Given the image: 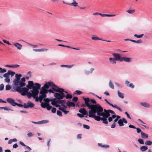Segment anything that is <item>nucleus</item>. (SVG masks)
Masks as SVG:
<instances>
[{"label":"nucleus","mask_w":152,"mask_h":152,"mask_svg":"<svg viewBox=\"0 0 152 152\" xmlns=\"http://www.w3.org/2000/svg\"><path fill=\"white\" fill-rule=\"evenodd\" d=\"M99 112H101V108H98L97 109L90 110L89 111L88 116L89 117L93 118L95 120H97L99 115L101 114Z\"/></svg>","instance_id":"f257e3e1"},{"label":"nucleus","mask_w":152,"mask_h":152,"mask_svg":"<svg viewBox=\"0 0 152 152\" xmlns=\"http://www.w3.org/2000/svg\"><path fill=\"white\" fill-rule=\"evenodd\" d=\"M26 85L25 82H20L19 85L15 87L14 86L13 89H12L11 91L13 92L17 91L20 93H22L23 91H25L27 90V89L26 87H23L25 86Z\"/></svg>","instance_id":"f03ea898"},{"label":"nucleus","mask_w":152,"mask_h":152,"mask_svg":"<svg viewBox=\"0 0 152 152\" xmlns=\"http://www.w3.org/2000/svg\"><path fill=\"white\" fill-rule=\"evenodd\" d=\"M99 104H87L86 106L90 110H94V109H97L98 108H100L99 106Z\"/></svg>","instance_id":"7ed1b4c3"},{"label":"nucleus","mask_w":152,"mask_h":152,"mask_svg":"<svg viewBox=\"0 0 152 152\" xmlns=\"http://www.w3.org/2000/svg\"><path fill=\"white\" fill-rule=\"evenodd\" d=\"M29 90L27 89V91H23L22 93H20L21 95L23 96H25L26 95L28 98H30L32 96V94L30 92H28Z\"/></svg>","instance_id":"20e7f679"},{"label":"nucleus","mask_w":152,"mask_h":152,"mask_svg":"<svg viewBox=\"0 0 152 152\" xmlns=\"http://www.w3.org/2000/svg\"><path fill=\"white\" fill-rule=\"evenodd\" d=\"M112 55L114 56V58L115 59L116 61L122 62V57H121L120 54L113 53Z\"/></svg>","instance_id":"39448f33"},{"label":"nucleus","mask_w":152,"mask_h":152,"mask_svg":"<svg viewBox=\"0 0 152 152\" xmlns=\"http://www.w3.org/2000/svg\"><path fill=\"white\" fill-rule=\"evenodd\" d=\"M34 106V103L31 102L30 101H28L27 104L24 103V108L27 109L29 108H33Z\"/></svg>","instance_id":"423d86ee"},{"label":"nucleus","mask_w":152,"mask_h":152,"mask_svg":"<svg viewBox=\"0 0 152 152\" xmlns=\"http://www.w3.org/2000/svg\"><path fill=\"white\" fill-rule=\"evenodd\" d=\"M7 101L11 104L13 106H15L17 105V103L15 102V100L12 98H8L7 99Z\"/></svg>","instance_id":"0eeeda50"},{"label":"nucleus","mask_w":152,"mask_h":152,"mask_svg":"<svg viewBox=\"0 0 152 152\" xmlns=\"http://www.w3.org/2000/svg\"><path fill=\"white\" fill-rule=\"evenodd\" d=\"M104 100L106 102V103L108 104L110 106H111L112 107H113L115 108H116L117 109H118L119 111H120L121 112L122 111V109L119 107L118 106L116 105H113V104L110 103L107 100L105 99H104Z\"/></svg>","instance_id":"6e6552de"},{"label":"nucleus","mask_w":152,"mask_h":152,"mask_svg":"<svg viewBox=\"0 0 152 152\" xmlns=\"http://www.w3.org/2000/svg\"><path fill=\"white\" fill-rule=\"evenodd\" d=\"M51 83L52 82H46L41 89L43 90L45 89H48L51 86Z\"/></svg>","instance_id":"1a4fd4ad"},{"label":"nucleus","mask_w":152,"mask_h":152,"mask_svg":"<svg viewBox=\"0 0 152 152\" xmlns=\"http://www.w3.org/2000/svg\"><path fill=\"white\" fill-rule=\"evenodd\" d=\"M40 85V84L37 83H35V85H26V88L29 90V89H31L32 88H39L38 85Z\"/></svg>","instance_id":"9d476101"},{"label":"nucleus","mask_w":152,"mask_h":152,"mask_svg":"<svg viewBox=\"0 0 152 152\" xmlns=\"http://www.w3.org/2000/svg\"><path fill=\"white\" fill-rule=\"evenodd\" d=\"M51 84V87H52V89L53 91L55 92H57V90L58 89V88L59 87H58L53 82H52Z\"/></svg>","instance_id":"9b49d317"},{"label":"nucleus","mask_w":152,"mask_h":152,"mask_svg":"<svg viewBox=\"0 0 152 152\" xmlns=\"http://www.w3.org/2000/svg\"><path fill=\"white\" fill-rule=\"evenodd\" d=\"M43 90H42L41 89H40V91L39 93V98H43V99H44L46 97L47 95L43 92Z\"/></svg>","instance_id":"f8f14e48"},{"label":"nucleus","mask_w":152,"mask_h":152,"mask_svg":"<svg viewBox=\"0 0 152 152\" xmlns=\"http://www.w3.org/2000/svg\"><path fill=\"white\" fill-rule=\"evenodd\" d=\"M103 121V123L105 124H108V122L107 121V119H104L103 118H102L101 117L99 116L97 121Z\"/></svg>","instance_id":"ddd939ff"},{"label":"nucleus","mask_w":152,"mask_h":152,"mask_svg":"<svg viewBox=\"0 0 152 152\" xmlns=\"http://www.w3.org/2000/svg\"><path fill=\"white\" fill-rule=\"evenodd\" d=\"M129 82L128 80H126L125 81V84L127 86H128L132 88H134V86L132 83L129 84Z\"/></svg>","instance_id":"4468645a"},{"label":"nucleus","mask_w":152,"mask_h":152,"mask_svg":"<svg viewBox=\"0 0 152 152\" xmlns=\"http://www.w3.org/2000/svg\"><path fill=\"white\" fill-rule=\"evenodd\" d=\"M132 58L129 57H122V61H124L126 62H130L132 61Z\"/></svg>","instance_id":"2eb2a0df"},{"label":"nucleus","mask_w":152,"mask_h":152,"mask_svg":"<svg viewBox=\"0 0 152 152\" xmlns=\"http://www.w3.org/2000/svg\"><path fill=\"white\" fill-rule=\"evenodd\" d=\"M66 105L69 107H75V103L72 102H70L69 101H68L66 103Z\"/></svg>","instance_id":"dca6fc26"},{"label":"nucleus","mask_w":152,"mask_h":152,"mask_svg":"<svg viewBox=\"0 0 152 152\" xmlns=\"http://www.w3.org/2000/svg\"><path fill=\"white\" fill-rule=\"evenodd\" d=\"M94 69L93 68H91L90 71H88L87 70H85V74L87 75H89L90 74H92L94 70Z\"/></svg>","instance_id":"f3484780"},{"label":"nucleus","mask_w":152,"mask_h":152,"mask_svg":"<svg viewBox=\"0 0 152 152\" xmlns=\"http://www.w3.org/2000/svg\"><path fill=\"white\" fill-rule=\"evenodd\" d=\"M38 86L39 87V88H36V89L34 91V93L33 94H34L35 95H36V96H38V94L39 93V89H40V87H41V85H39V86L38 85Z\"/></svg>","instance_id":"a211bd4d"},{"label":"nucleus","mask_w":152,"mask_h":152,"mask_svg":"<svg viewBox=\"0 0 152 152\" xmlns=\"http://www.w3.org/2000/svg\"><path fill=\"white\" fill-rule=\"evenodd\" d=\"M54 96L56 98V99L57 100L61 99V98H60L61 96L60 93L56 92L54 94Z\"/></svg>","instance_id":"6ab92c4d"},{"label":"nucleus","mask_w":152,"mask_h":152,"mask_svg":"<svg viewBox=\"0 0 152 152\" xmlns=\"http://www.w3.org/2000/svg\"><path fill=\"white\" fill-rule=\"evenodd\" d=\"M14 45L15 47H17V49H18V50H20L22 48V45L18 43L15 42L14 44Z\"/></svg>","instance_id":"aec40b11"},{"label":"nucleus","mask_w":152,"mask_h":152,"mask_svg":"<svg viewBox=\"0 0 152 152\" xmlns=\"http://www.w3.org/2000/svg\"><path fill=\"white\" fill-rule=\"evenodd\" d=\"M20 82V80L16 78H15L13 81V84L15 85V87L19 85Z\"/></svg>","instance_id":"412c9836"},{"label":"nucleus","mask_w":152,"mask_h":152,"mask_svg":"<svg viewBox=\"0 0 152 152\" xmlns=\"http://www.w3.org/2000/svg\"><path fill=\"white\" fill-rule=\"evenodd\" d=\"M83 98L85 104L86 105L87 104H89V102H90V99L89 98H85L84 97H83Z\"/></svg>","instance_id":"4be33fe9"},{"label":"nucleus","mask_w":152,"mask_h":152,"mask_svg":"<svg viewBox=\"0 0 152 152\" xmlns=\"http://www.w3.org/2000/svg\"><path fill=\"white\" fill-rule=\"evenodd\" d=\"M109 60L110 63L112 64H115L116 63V60L113 58H110Z\"/></svg>","instance_id":"5701e85b"},{"label":"nucleus","mask_w":152,"mask_h":152,"mask_svg":"<svg viewBox=\"0 0 152 152\" xmlns=\"http://www.w3.org/2000/svg\"><path fill=\"white\" fill-rule=\"evenodd\" d=\"M140 104L142 106L145 107L149 108L150 107V104L145 102H141Z\"/></svg>","instance_id":"b1692460"},{"label":"nucleus","mask_w":152,"mask_h":152,"mask_svg":"<svg viewBox=\"0 0 152 152\" xmlns=\"http://www.w3.org/2000/svg\"><path fill=\"white\" fill-rule=\"evenodd\" d=\"M141 137L143 139L147 138L148 137V134L143 132H141Z\"/></svg>","instance_id":"393cba45"},{"label":"nucleus","mask_w":152,"mask_h":152,"mask_svg":"<svg viewBox=\"0 0 152 152\" xmlns=\"http://www.w3.org/2000/svg\"><path fill=\"white\" fill-rule=\"evenodd\" d=\"M99 106L100 107L101 110V112H100V113L102 114H104L105 113L107 112H108V110H109V109L107 110L105 109H104V110H103V108L102 106H101V105L100 104H99Z\"/></svg>","instance_id":"a878e982"},{"label":"nucleus","mask_w":152,"mask_h":152,"mask_svg":"<svg viewBox=\"0 0 152 152\" xmlns=\"http://www.w3.org/2000/svg\"><path fill=\"white\" fill-rule=\"evenodd\" d=\"M56 103L59 104H64L65 103V101L63 100L58 99L56 101Z\"/></svg>","instance_id":"bb28decb"},{"label":"nucleus","mask_w":152,"mask_h":152,"mask_svg":"<svg viewBox=\"0 0 152 152\" xmlns=\"http://www.w3.org/2000/svg\"><path fill=\"white\" fill-rule=\"evenodd\" d=\"M148 149V147L146 146H142L140 148V150L142 151H145L147 150Z\"/></svg>","instance_id":"cd10ccee"},{"label":"nucleus","mask_w":152,"mask_h":152,"mask_svg":"<svg viewBox=\"0 0 152 152\" xmlns=\"http://www.w3.org/2000/svg\"><path fill=\"white\" fill-rule=\"evenodd\" d=\"M118 96L122 99L124 97V94L121 93L119 90L118 91Z\"/></svg>","instance_id":"c85d7f7f"},{"label":"nucleus","mask_w":152,"mask_h":152,"mask_svg":"<svg viewBox=\"0 0 152 152\" xmlns=\"http://www.w3.org/2000/svg\"><path fill=\"white\" fill-rule=\"evenodd\" d=\"M92 39L94 40H103L102 39L100 38L99 37H97L96 36H94L93 37H92L91 38Z\"/></svg>","instance_id":"c756f323"},{"label":"nucleus","mask_w":152,"mask_h":152,"mask_svg":"<svg viewBox=\"0 0 152 152\" xmlns=\"http://www.w3.org/2000/svg\"><path fill=\"white\" fill-rule=\"evenodd\" d=\"M61 67H67L68 68H72L73 66V65H61Z\"/></svg>","instance_id":"7c9ffc66"},{"label":"nucleus","mask_w":152,"mask_h":152,"mask_svg":"<svg viewBox=\"0 0 152 152\" xmlns=\"http://www.w3.org/2000/svg\"><path fill=\"white\" fill-rule=\"evenodd\" d=\"M117 123L118 124L119 126H123L124 125V124L121 119H119Z\"/></svg>","instance_id":"2f4dec72"},{"label":"nucleus","mask_w":152,"mask_h":152,"mask_svg":"<svg viewBox=\"0 0 152 152\" xmlns=\"http://www.w3.org/2000/svg\"><path fill=\"white\" fill-rule=\"evenodd\" d=\"M130 41L134 43H142V41L141 40V39H140L139 40H138L137 41L135 40H134L132 39L131 40H130Z\"/></svg>","instance_id":"473e14b6"},{"label":"nucleus","mask_w":152,"mask_h":152,"mask_svg":"<svg viewBox=\"0 0 152 152\" xmlns=\"http://www.w3.org/2000/svg\"><path fill=\"white\" fill-rule=\"evenodd\" d=\"M64 92V89L59 87V88H58V89L57 90V92L60 94L62 92Z\"/></svg>","instance_id":"72a5a7b5"},{"label":"nucleus","mask_w":152,"mask_h":152,"mask_svg":"<svg viewBox=\"0 0 152 152\" xmlns=\"http://www.w3.org/2000/svg\"><path fill=\"white\" fill-rule=\"evenodd\" d=\"M100 112V113L101 114V115H99V117L102 116V117H101L102 118H103L104 119H107L109 117L108 116H107L106 115H105L104 114H102L100 113L101 112Z\"/></svg>","instance_id":"f704fd0d"},{"label":"nucleus","mask_w":152,"mask_h":152,"mask_svg":"<svg viewBox=\"0 0 152 152\" xmlns=\"http://www.w3.org/2000/svg\"><path fill=\"white\" fill-rule=\"evenodd\" d=\"M102 17H114L115 16V15H110V14H102Z\"/></svg>","instance_id":"c9c22d12"},{"label":"nucleus","mask_w":152,"mask_h":152,"mask_svg":"<svg viewBox=\"0 0 152 152\" xmlns=\"http://www.w3.org/2000/svg\"><path fill=\"white\" fill-rule=\"evenodd\" d=\"M145 144L147 145H151L152 144V141L147 140L145 142Z\"/></svg>","instance_id":"e433bc0d"},{"label":"nucleus","mask_w":152,"mask_h":152,"mask_svg":"<svg viewBox=\"0 0 152 152\" xmlns=\"http://www.w3.org/2000/svg\"><path fill=\"white\" fill-rule=\"evenodd\" d=\"M22 76V75L21 74H15V78L18 79L19 80H20V77Z\"/></svg>","instance_id":"4c0bfd02"},{"label":"nucleus","mask_w":152,"mask_h":152,"mask_svg":"<svg viewBox=\"0 0 152 152\" xmlns=\"http://www.w3.org/2000/svg\"><path fill=\"white\" fill-rule=\"evenodd\" d=\"M109 86L112 89H114V86L113 83L111 82L110 80L109 83Z\"/></svg>","instance_id":"58836bf2"},{"label":"nucleus","mask_w":152,"mask_h":152,"mask_svg":"<svg viewBox=\"0 0 152 152\" xmlns=\"http://www.w3.org/2000/svg\"><path fill=\"white\" fill-rule=\"evenodd\" d=\"M78 4L76 2L75 0H73V2L71 3V6H73L75 7H76L77 6Z\"/></svg>","instance_id":"ea45409f"},{"label":"nucleus","mask_w":152,"mask_h":152,"mask_svg":"<svg viewBox=\"0 0 152 152\" xmlns=\"http://www.w3.org/2000/svg\"><path fill=\"white\" fill-rule=\"evenodd\" d=\"M8 72H9V75H11V77H12L15 74V72H14L13 71H12L11 70H8Z\"/></svg>","instance_id":"a19ab883"},{"label":"nucleus","mask_w":152,"mask_h":152,"mask_svg":"<svg viewBox=\"0 0 152 152\" xmlns=\"http://www.w3.org/2000/svg\"><path fill=\"white\" fill-rule=\"evenodd\" d=\"M126 11L129 14H132L134 12L135 10H128Z\"/></svg>","instance_id":"79ce46f5"},{"label":"nucleus","mask_w":152,"mask_h":152,"mask_svg":"<svg viewBox=\"0 0 152 152\" xmlns=\"http://www.w3.org/2000/svg\"><path fill=\"white\" fill-rule=\"evenodd\" d=\"M138 141L139 142V143L143 145L144 144V141L141 138H139L138 139Z\"/></svg>","instance_id":"37998d69"},{"label":"nucleus","mask_w":152,"mask_h":152,"mask_svg":"<svg viewBox=\"0 0 152 152\" xmlns=\"http://www.w3.org/2000/svg\"><path fill=\"white\" fill-rule=\"evenodd\" d=\"M144 35L143 34H142L140 35H138L137 34H135L134 35V36L135 37H137V38H142Z\"/></svg>","instance_id":"c03bdc74"},{"label":"nucleus","mask_w":152,"mask_h":152,"mask_svg":"<svg viewBox=\"0 0 152 152\" xmlns=\"http://www.w3.org/2000/svg\"><path fill=\"white\" fill-rule=\"evenodd\" d=\"M72 95L69 94H67L66 96V99H71L72 98Z\"/></svg>","instance_id":"a18cd8bd"},{"label":"nucleus","mask_w":152,"mask_h":152,"mask_svg":"<svg viewBox=\"0 0 152 152\" xmlns=\"http://www.w3.org/2000/svg\"><path fill=\"white\" fill-rule=\"evenodd\" d=\"M49 121L48 120H43L41 121H39L40 124H43L48 122Z\"/></svg>","instance_id":"49530a36"},{"label":"nucleus","mask_w":152,"mask_h":152,"mask_svg":"<svg viewBox=\"0 0 152 152\" xmlns=\"http://www.w3.org/2000/svg\"><path fill=\"white\" fill-rule=\"evenodd\" d=\"M74 94L78 95H80L83 94V92L79 90H76L75 91Z\"/></svg>","instance_id":"de8ad7c7"},{"label":"nucleus","mask_w":152,"mask_h":152,"mask_svg":"<svg viewBox=\"0 0 152 152\" xmlns=\"http://www.w3.org/2000/svg\"><path fill=\"white\" fill-rule=\"evenodd\" d=\"M11 87L10 85H7L6 86L5 90L7 91L11 89Z\"/></svg>","instance_id":"09e8293b"},{"label":"nucleus","mask_w":152,"mask_h":152,"mask_svg":"<svg viewBox=\"0 0 152 152\" xmlns=\"http://www.w3.org/2000/svg\"><path fill=\"white\" fill-rule=\"evenodd\" d=\"M7 70L5 69H2L1 67L0 70V73H3L6 72Z\"/></svg>","instance_id":"8fccbe9b"},{"label":"nucleus","mask_w":152,"mask_h":152,"mask_svg":"<svg viewBox=\"0 0 152 152\" xmlns=\"http://www.w3.org/2000/svg\"><path fill=\"white\" fill-rule=\"evenodd\" d=\"M57 115L60 117H61L62 116V112L59 110H57Z\"/></svg>","instance_id":"3c124183"},{"label":"nucleus","mask_w":152,"mask_h":152,"mask_svg":"<svg viewBox=\"0 0 152 152\" xmlns=\"http://www.w3.org/2000/svg\"><path fill=\"white\" fill-rule=\"evenodd\" d=\"M78 100V98L77 96L74 97L72 99V101L74 102H76Z\"/></svg>","instance_id":"603ef678"},{"label":"nucleus","mask_w":152,"mask_h":152,"mask_svg":"<svg viewBox=\"0 0 152 152\" xmlns=\"http://www.w3.org/2000/svg\"><path fill=\"white\" fill-rule=\"evenodd\" d=\"M86 109L85 108H80L79 110V112L82 114H83V113L86 110Z\"/></svg>","instance_id":"864d4df0"},{"label":"nucleus","mask_w":152,"mask_h":152,"mask_svg":"<svg viewBox=\"0 0 152 152\" xmlns=\"http://www.w3.org/2000/svg\"><path fill=\"white\" fill-rule=\"evenodd\" d=\"M3 109L6 110H11L12 111H13V110H11L10 109L9 107H3Z\"/></svg>","instance_id":"5fc2aeb1"},{"label":"nucleus","mask_w":152,"mask_h":152,"mask_svg":"<svg viewBox=\"0 0 152 152\" xmlns=\"http://www.w3.org/2000/svg\"><path fill=\"white\" fill-rule=\"evenodd\" d=\"M92 104H96V102L95 100L94 99H90V102Z\"/></svg>","instance_id":"6e6d98bb"},{"label":"nucleus","mask_w":152,"mask_h":152,"mask_svg":"<svg viewBox=\"0 0 152 152\" xmlns=\"http://www.w3.org/2000/svg\"><path fill=\"white\" fill-rule=\"evenodd\" d=\"M43 100L44 101H45V103L46 104H49V102H48V101L49 100V98H45L44 99H43Z\"/></svg>","instance_id":"4d7b16f0"},{"label":"nucleus","mask_w":152,"mask_h":152,"mask_svg":"<svg viewBox=\"0 0 152 152\" xmlns=\"http://www.w3.org/2000/svg\"><path fill=\"white\" fill-rule=\"evenodd\" d=\"M3 76L5 78L6 77H10V75L9 74V72H8V71L7 73H5L3 75Z\"/></svg>","instance_id":"13d9d810"},{"label":"nucleus","mask_w":152,"mask_h":152,"mask_svg":"<svg viewBox=\"0 0 152 152\" xmlns=\"http://www.w3.org/2000/svg\"><path fill=\"white\" fill-rule=\"evenodd\" d=\"M48 106L46 107V108H47V109L48 110H51V109L52 108V107L49 104H47Z\"/></svg>","instance_id":"bf43d9fd"},{"label":"nucleus","mask_w":152,"mask_h":152,"mask_svg":"<svg viewBox=\"0 0 152 152\" xmlns=\"http://www.w3.org/2000/svg\"><path fill=\"white\" fill-rule=\"evenodd\" d=\"M61 96L60 97V98H61V99H62L66 97V96L65 94L64 93V92H62V93H61L60 94Z\"/></svg>","instance_id":"052dcab7"},{"label":"nucleus","mask_w":152,"mask_h":152,"mask_svg":"<svg viewBox=\"0 0 152 152\" xmlns=\"http://www.w3.org/2000/svg\"><path fill=\"white\" fill-rule=\"evenodd\" d=\"M33 50L36 52H41L43 51L44 50L43 49H34Z\"/></svg>","instance_id":"680f3d73"},{"label":"nucleus","mask_w":152,"mask_h":152,"mask_svg":"<svg viewBox=\"0 0 152 152\" xmlns=\"http://www.w3.org/2000/svg\"><path fill=\"white\" fill-rule=\"evenodd\" d=\"M116 117V118L114 120V122H116L118 121L119 120V119L121 118V117L119 115H117V117Z\"/></svg>","instance_id":"e2e57ef3"},{"label":"nucleus","mask_w":152,"mask_h":152,"mask_svg":"<svg viewBox=\"0 0 152 152\" xmlns=\"http://www.w3.org/2000/svg\"><path fill=\"white\" fill-rule=\"evenodd\" d=\"M46 104L45 102L44 103L43 102H41V107L43 108H45L46 107V106L45 105Z\"/></svg>","instance_id":"0e129e2a"},{"label":"nucleus","mask_w":152,"mask_h":152,"mask_svg":"<svg viewBox=\"0 0 152 152\" xmlns=\"http://www.w3.org/2000/svg\"><path fill=\"white\" fill-rule=\"evenodd\" d=\"M83 127L84 128L86 129H90V126L87 125L83 124Z\"/></svg>","instance_id":"69168bd1"},{"label":"nucleus","mask_w":152,"mask_h":152,"mask_svg":"<svg viewBox=\"0 0 152 152\" xmlns=\"http://www.w3.org/2000/svg\"><path fill=\"white\" fill-rule=\"evenodd\" d=\"M4 88V85L3 84L0 85V91L3 90Z\"/></svg>","instance_id":"338daca9"},{"label":"nucleus","mask_w":152,"mask_h":152,"mask_svg":"<svg viewBox=\"0 0 152 152\" xmlns=\"http://www.w3.org/2000/svg\"><path fill=\"white\" fill-rule=\"evenodd\" d=\"M5 82H7L9 83L10 81V77H6L5 79Z\"/></svg>","instance_id":"774afa93"}]
</instances>
